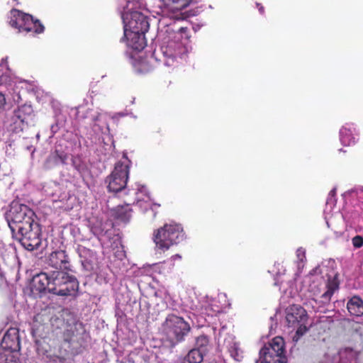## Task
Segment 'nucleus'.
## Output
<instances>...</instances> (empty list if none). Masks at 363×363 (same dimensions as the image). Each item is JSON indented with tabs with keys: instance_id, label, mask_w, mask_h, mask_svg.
Returning <instances> with one entry per match:
<instances>
[{
	"instance_id": "f704fd0d",
	"label": "nucleus",
	"mask_w": 363,
	"mask_h": 363,
	"mask_svg": "<svg viewBox=\"0 0 363 363\" xmlns=\"http://www.w3.org/2000/svg\"><path fill=\"white\" fill-rule=\"evenodd\" d=\"M176 258L181 259V256H180L179 255L177 254V255H173V256L172 257V259L173 260H174Z\"/></svg>"
},
{
	"instance_id": "aec40b11",
	"label": "nucleus",
	"mask_w": 363,
	"mask_h": 363,
	"mask_svg": "<svg viewBox=\"0 0 363 363\" xmlns=\"http://www.w3.org/2000/svg\"><path fill=\"white\" fill-rule=\"evenodd\" d=\"M347 308L350 315L361 316L363 314V301L358 296H353L347 302Z\"/></svg>"
},
{
	"instance_id": "9b49d317",
	"label": "nucleus",
	"mask_w": 363,
	"mask_h": 363,
	"mask_svg": "<svg viewBox=\"0 0 363 363\" xmlns=\"http://www.w3.org/2000/svg\"><path fill=\"white\" fill-rule=\"evenodd\" d=\"M1 347L4 352L18 351L21 348L18 330L16 328H10L4 334L1 342Z\"/></svg>"
},
{
	"instance_id": "423d86ee",
	"label": "nucleus",
	"mask_w": 363,
	"mask_h": 363,
	"mask_svg": "<svg viewBox=\"0 0 363 363\" xmlns=\"http://www.w3.org/2000/svg\"><path fill=\"white\" fill-rule=\"evenodd\" d=\"M130 164L131 162L127 158L125 162L118 161L116 163L113 170L106 179L108 191L118 193L125 188L129 178Z\"/></svg>"
},
{
	"instance_id": "c756f323",
	"label": "nucleus",
	"mask_w": 363,
	"mask_h": 363,
	"mask_svg": "<svg viewBox=\"0 0 363 363\" xmlns=\"http://www.w3.org/2000/svg\"><path fill=\"white\" fill-rule=\"evenodd\" d=\"M91 231L96 236H103L107 233V230L103 227V223L94 224L91 227Z\"/></svg>"
},
{
	"instance_id": "39448f33",
	"label": "nucleus",
	"mask_w": 363,
	"mask_h": 363,
	"mask_svg": "<svg viewBox=\"0 0 363 363\" xmlns=\"http://www.w3.org/2000/svg\"><path fill=\"white\" fill-rule=\"evenodd\" d=\"M285 342L280 337H274L259 351L260 363H286Z\"/></svg>"
},
{
	"instance_id": "a878e982",
	"label": "nucleus",
	"mask_w": 363,
	"mask_h": 363,
	"mask_svg": "<svg viewBox=\"0 0 363 363\" xmlns=\"http://www.w3.org/2000/svg\"><path fill=\"white\" fill-rule=\"evenodd\" d=\"M341 143L345 146H350L355 143V137L351 128L343 127L341 128L340 132Z\"/></svg>"
},
{
	"instance_id": "2eb2a0df",
	"label": "nucleus",
	"mask_w": 363,
	"mask_h": 363,
	"mask_svg": "<svg viewBox=\"0 0 363 363\" xmlns=\"http://www.w3.org/2000/svg\"><path fill=\"white\" fill-rule=\"evenodd\" d=\"M77 252L84 268L86 271H92L94 269V262L96 259L95 252L93 250L82 245L78 247Z\"/></svg>"
},
{
	"instance_id": "393cba45",
	"label": "nucleus",
	"mask_w": 363,
	"mask_h": 363,
	"mask_svg": "<svg viewBox=\"0 0 363 363\" xmlns=\"http://www.w3.org/2000/svg\"><path fill=\"white\" fill-rule=\"evenodd\" d=\"M144 35L145 33H130L131 40L128 41V45L135 50H143L145 46Z\"/></svg>"
},
{
	"instance_id": "6ab92c4d",
	"label": "nucleus",
	"mask_w": 363,
	"mask_h": 363,
	"mask_svg": "<svg viewBox=\"0 0 363 363\" xmlns=\"http://www.w3.org/2000/svg\"><path fill=\"white\" fill-rule=\"evenodd\" d=\"M67 160V154L63 151L55 150L53 152L50 153L46 160V164L48 167L50 168L60 164H64Z\"/></svg>"
},
{
	"instance_id": "a211bd4d",
	"label": "nucleus",
	"mask_w": 363,
	"mask_h": 363,
	"mask_svg": "<svg viewBox=\"0 0 363 363\" xmlns=\"http://www.w3.org/2000/svg\"><path fill=\"white\" fill-rule=\"evenodd\" d=\"M26 15L27 13L20 10L16 9H11L10 11V26L18 29L19 32H21Z\"/></svg>"
},
{
	"instance_id": "2f4dec72",
	"label": "nucleus",
	"mask_w": 363,
	"mask_h": 363,
	"mask_svg": "<svg viewBox=\"0 0 363 363\" xmlns=\"http://www.w3.org/2000/svg\"><path fill=\"white\" fill-rule=\"evenodd\" d=\"M188 28L186 27H181L179 28L178 32L182 35V38H189V36L188 35Z\"/></svg>"
},
{
	"instance_id": "ddd939ff",
	"label": "nucleus",
	"mask_w": 363,
	"mask_h": 363,
	"mask_svg": "<svg viewBox=\"0 0 363 363\" xmlns=\"http://www.w3.org/2000/svg\"><path fill=\"white\" fill-rule=\"evenodd\" d=\"M51 274L41 272L33 277L31 284L32 291L42 293L48 290L50 293Z\"/></svg>"
},
{
	"instance_id": "dca6fc26",
	"label": "nucleus",
	"mask_w": 363,
	"mask_h": 363,
	"mask_svg": "<svg viewBox=\"0 0 363 363\" xmlns=\"http://www.w3.org/2000/svg\"><path fill=\"white\" fill-rule=\"evenodd\" d=\"M45 27L39 20L34 19L31 15L27 13L21 32L33 31L34 33L39 34L43 33Z\"/></svg>"
},
{
	"instance_id": "f257e3e1",
	"label": "nucleus",
	"mask_w": 363,
	"mask_h": 363,
	"mask_svg": "<svg viewBox=\"0 0 363 363\" xmlns=\"http://www.w3.org/2000/svg\"><path fill=\"white\" fill-rule=\"evenodd\" d=\"M184 239V233L181 225L177 223L165 224L158 228L153 236L156 247L165 252L172 246L177 245Z\"/></svg>"
},
{
	"instance_id": "4468645a",
	"label": "nucleus",
	"mask_w": 363,
	"mask_h": 363,
	"mask_svg": "<svg viewBox=\"0 0 363 363\" xmlns=\"http://www.w3.org/2000/svg\"><path fill=\"white\" fill-rule=\"evenodd\" d=\"M133 210L129 203L118 205L111 209V216L118 222L127 223L132 217Z\"/></svg>"
},
{
	"instance_id": "473e14b6",
	"label": "nucleus",
	"mask_w": 363,
	"mask_h": 363,
	"mask_svg": "<svg viewBox=\"0 0 363 363\" xmlns=\"http://www.w3.org/2000/svg\"><path fill=\"white\" fill-rule=\"evenodd\" d=\"M6 104V98L3 94L0 92V111L4 109Z\"/></svg>"
},
{
	"instance_id": "c85d7f7f",
	"label": "nucleus",
	"mask_w": 363,
	"mask_h": 363,
	"mask_svg": "<svg viewBox=\"0 0 363 363\" xmlns=\"http://www.w3.org/2000/svg\"><path fill=\"white\" fill-rule=\"evenodd\" d=\"M228 352L230 357L235 361L240 362L242 357L240 350L235 343H233L228 347Z\"/></svg>"
},
{
	"instance_id": "4be33fe9",
	"label": "nucleus",
	"mask_w": 363,
	"mask_h": 363,
	"mask_svg": "<svg viewBox=\"0 0 363 363\" xmlns=\"http://www.w3.org/2000/svg\"><path fill=\"white\" fill-rule=\"evenodd\" d=\"M169 10L173 12L181 11L186 8L192 0H162Z\"/></svg>"
},
{
	"instance_id": "b1692460",
	"label": "nucleus",
	"mask_w": 363,
	"mask_h": 363,
	"mask_svg": "<svg viewBox=\"0 0 363 363\" xmlns=\"http://www.w3.org/2000/svg\"><path fill=\"white\" fill-rule=\"evenodd\" d=\"M204 355L199 349L193 348L181 359L180 363H201Z\"/></svg>"
},
{
	"instance_id": "7ed1b4c3",
	"label": "nucleus",
	"mask_w": 363,
	"mask_h": 363,
	"mask_svg": "<svg viewBox=\"0 0 363 363\" xmlns=\"http://www.w3.org/2000/svg\"><path fill=\"white\" fill-rule=\"evenodd\" d=\"M9 228L13 234L28 230V228L38 224L35 212L26 205L13 206L10 211Z\"/></svg>"
},
{
	"instance_id": "1a4fd4ad",
	"label": "nucleus",
	"mask_w": 363,
	"mask_h": 363,
	"mask_svg": "<svg viewBox=\"0 0 363 363\" xmlns=\"http://www.w3.org/2000/svg\"><path fill=\"white\" fill-rule=\"evenodd\" d=\"M40 231V225L38 223L31 227L29 226L28 230H23L17 234L19 235L18 239L21 245L26 250L32 251L41 244Z\"/></svg>"
},
{
	"instance_id": "20e7f679",
	"label": "nucleus",
	"mask_w": 363,
	"mask_h": 363,
	"mask_svg": "<svg viewBox=\"0 0 363 363\" xmlns=\"http://www.w3.org/2000/svg\"><path fill=\"white\" fill-rule=\"evenodd\" d=\"M78 288L77 279L67 272L57 270L51 273L50 293L62 296H71Z\"/></svg>"
},
{
	"instance_id": "412c9836",
	"label": "nucleus",
	"mask_w": 363,
	"mask_h": 363,
	"mask_svg": "<svg viewBox=\"0 0 363 363\" xmlns=\"http://www.w3.org/2000/svg\"><path fill=\"white\" fill-rule=\"evenodd\" d=\"M212 347V343L210 336L206 334H201L196 337L195 340V349H199V351L202 352V354H206Z\"/></svg>"
},
{
	"instance_id": "7c9ffc66",
	"label": "nucleus",
	"mask_w": 363,
	"mask_h": 363,
	"mask_svg": "<svg viewBox=\"0 0 363 363\" xmlns=\"http://www.w3.org/2000/svg\"><path fill=\"white\" fill-rule=\"evenodd\" d=\"M352 243L355 248H360L363 246V238L361 235H356L352 239Z\"/></svg>"
},
{
	"instance_id": "0eeeda50",
	"label": "nucleus",
	"mask_w": 363,
	"mask_h": 363,
	"mask_svg": "<svg viewBox=\"0 0 363 363\" xmlns=\"http://www.w3.org/2000/svg\"><path fill=\"white\" fill-rule=\"evenodd\" d=\"M308 319L307 312L302 306L294 304L288 308L286 315L287 325L290 328H297L294 340L297 341L308 330Z\"/></svg>"
},
{
	"instance_id": "f03ea898",
	"label": "nucleus",
	"mask_w": 363,
	"mask_h": 363,
	"mask_svg": "<svg viewBox=\"0 0 363 363\" xmlns=\"http://www.w3.org/2000/svg\"><path fill=\"white\" fill-rule=\"evenodd\" d=\"M190 330L189 323L174 314L167 315L163 323L164 333L172 346L184 340Z\"/></svg>"
},
{
	"instance_id": "5701e85b",
	"label": "nucleus",
	"mask_w": 363,
	"mask_h": 363,
	"mask_svg": "<svg viewBox=\"0 0 363 363\" xmlns=\"http://www.w3.org/2000/svg\"><path fill=\"white\" fill-rule=\"evenodd\" d=\"M23 108H18L15 111L13 116H12V121L13 123V130L16 133L22 131L25 127L26 116H23Z\"/></svg>"
},
{
	"instance_id": "72a5a7b5",
	"label": "nucleus",
	"mask_w": 363,
	"mask_h": 363,
	"mask_svg": "<svg viewBox=\"0 0 363 363\" xmlns=\"http://www.w3.org/2000/svg\"><path fill=\"white\" fill-rule=\"evenodd\" d=\"M256 6L259 11V13L261 14H263L264 12V6L261 4H259V3H256Z\"/></svg>"
},
{
	"instance_id": "f8f14e48",
	"label": "nucleus",
	"mask_w": 363,
	"mask_h": 363,
	"mask_svg": "<svg viewBox=\"0 0 363 363\" xmlns=\"http://www.w3.org/2000/svg\"><path fill=\"white\" fill-rule=\"evenodd\" d=\"M49 266L60 270H70L69 258L65 250H55L50 254L47 259Z\"/></svg>"
},
{
	"instance_id": "9d476101",
	"label": "nucleus",
	"mask_w": 363,
	"mask_h": 363,
	"mask_svg": "<svg viewBox=\"0 0 363 363\" xmlns=\"http://www.w3.org/2000/svg\"><path fill=\"white\" fill-rule=\"evenodd\" d=\"M183 50L182 45L179 43L169 42L167 45H162L160 51L164 59H157V60L163 62L167 67H174L177 65V57L181 55Z\"/></svg>"
},
{
	"instance_id": "6e6552de",
	"label": "nucleus",
	"mask_w": 363,
	"mask_h": 363,
	"mask_svg": "<svg viewBox=\"0 0 363 363\" xmlns=\"http://www.w3.org/2000/svg\"><path fill=\"white\" fill-rule=\"evenodd\" d=\"M125 23L124 36L127 35V28L130 33H145L148 31L150 24L148 18L140 11H134L123 17Z\"/></svg>"
},
{
	"instance_id": "f3484780",
	"label": "nucleus",
	"mask_w": 363,
	"mask_h": 363,
	"mask_svg": "<svg viewBox=\"0 0 363 363\" xmlns=\"http://www.w3.org/2000/svg\"><path fill=\"white\" fill-rule=\"evenodd\" d=\"M327 290L319 297L318 301L322 305L328 304L334 292L338 289L339 284L335 279L329 280L326 285Z\"/></svg>"
},
{
	"instance_id": "cd10ccee",
	"label": "nucleus",
	"mask_w": 363,
	"mask_h": 363,
	"mask_svg": "<svg viewBox=\"0 0 363 363\" xmlns=\"http://www.w3.org/2000/svg\"><path fill=\"white\" fill-rule=\"evenodd\" d=\"M0 363H21L11 352H0Z\"/></svg>"
},
{
	"instance_id": "c9c22d12",
	"label": "nucleus",
	"mask_w": 363,
	"mask_h": 363,
	"mask_svg": "<svg viewBox=\"0 0 363 363\" xmlns=\"http://www.w3.org/2000/svg\"><path fill=\"white\" fill-rule=\"evenodd\" d=\"M335 193H336V190H335V189H332V190L330 191V196H333L335 194Z\"/></svg>"
},
{
	"instance_id": "bb28decb",
	"label": "nucleus",
	"mask_w": 363,
	"mask_h": 363,
	"mask_svg": "<svg viewBox=\"0 0 363 363\" xmlns=\"http://www.w3.org/2000/svg\"><path fill=\"white\" fill-rule=\"evenodd\" d=\"M297 258V266L300 268H303L304 264L306 262V250L301 247H298L296 252Z\"/></svg>"
}]
</instances>
